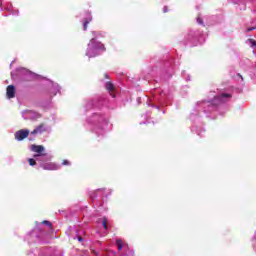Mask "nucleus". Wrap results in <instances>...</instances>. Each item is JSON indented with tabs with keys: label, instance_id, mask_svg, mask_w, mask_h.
I'll list each match as a JSON object with an SVG mask.
<instances>
[{
	"label": "nucleus",
	"instance_id": "nucleus-1",
	"mask_svg": "<svg viewBox=\"0 0 256 256\" xmlns=\"http://www.w3.org/2000/svg\"><path fill=\"white\" fill-rule=\"evenodd\" d=\"M105 51V45L101 42H96L94 38L91 39L90 43L88 44V51H87V55H89L90 57H95V55H97V53H93V51Z\"/></svg>",
	"mask_w": 256,
	"mask_h": 256
},
{
	"label": "nucleus",
	"instance_id": "nucleus-2",
	"mask_svg": "<svg viewBox=\"0 0 256 256\" xmlns=\"http://www.w3.org/2000/svg\"><path fill=\"white\" fill-rule=\"evenodd\" d=\"M232 97H233V94L231 93H222V94H219L218 96H215L212 101L214 105H221V103H227V101L232 99Z\"/></svg>",
	"mask_w": 256,
	"mask_h": 256
},
{
	"label": "nucleus",
	"instance_id": "nucleus-3",
	"mask_svg": "<svg viewBox=\"0 0 256 256\" xmlns=\"http://www.w3.org/2000/svg\"><path fill=\"white\" fill-rule=\"evenodd\" d=\"M14 137L17 141H23L29 137V130L21 129L14 134Z\"/></svg>",
	"mask_w": 256,
	"mask_h": 256
},
{
	"label": "nucleus",
	"instance_id": "nucleus-4",
	"mask_svg": "<svg viewBox=\"0 0 256 256\" xmlns=\"http://www.w3.org/2000/svg\"><path fill=\"white\" fill-rule=\"evenodd\" d=\"M46 171H57L59 166L53 162L44 163L41 165Z\"/></svg>",
	"mask_w": 256,
	"mask_h": 256
},
{
	"label": "nucleus",
	"instance_id": "nucleus-5",
	"mask_svg": "<svg viewBox=\"0 0 256 256\" xmlns=\"http://www.w3.org/2000/svg\"><path fill=\"white\" fill-rule=\"evenodd\" d=\"M46 131L47 128L45 127V124L41 123L31 132V135H41V133H45Z\"/></svg>",
	"mask_w": 256,
	"mask_h": 256
},
{
	"label": "nucleus",
	"instance_id": "nucleus-6",
	"mask_svg": "<svg viewBox=\"0 0 256 256\" xmlns=\"http://www.w3.org/2000/svg\"><path fill=\"white\" fill-rule=\"evenodd\" d=\"M6 95H7L8 99L15 98V86L14 85L7 86Z\"/></svg>",
	"mask_w": 256,
	"mask_h": 256
},
{
	"label": "nucleus",
	"instance_id": "nucleus-7",
	"mask_svg": "<svg viewBox=\"0 0 256 256\" xmlns=\"http://www.w3.org/2000/svg\"><path fill=\"white\" fill-rule=\"evenodd\" d=\"M105 88L113 99H115V93H113V91H115V85H113V82H106Z\"/></svg>",
	"mask_w": 256,
	"mask_h": 256
},
{
	"label": "nucleus",
	"instance_id": "nucleus-8",
	"mask_svg": "<svg viewBox=\"0 0 256 256\" xmlns=\"http://www.w3.org/2000/svg\"><path fill=\"white\" fill-rule=\"evenodd\" d=\"M31 151L34 153H43L45 151V147H43V145H32Z\"/></svg>",
	"mask_w": 256,
	"mask_h": 256
},
{
	"label": "nucleus",
	"instance_id": "nucleus-9",
	"mask_svg": "<svg viewBox=\"0 0 256 256\" xmlns=\"http://www.w3.org/2000/svg\"><path fill=\"white\" fill-rule=\"evenodd\" d=\"M92 21V18H86L83 23L84 31H87V25L90 24Z\"/></svg>",
	"mask_w": 256,
	"mask_h": 256
},
{
	"label": "nucleus",
	"instance_id": "nucleus-10",
	"mask_svg": "<svg viewBox=\"0 0 256 256\" xmlns=\"http://www.w3.org/2000/svg\"><path fill=\"white\" fill-rule=\"evenodd\" d=\"M116 245L118 247V251H122V249H123V240H121V239L116 240Z\"/></svg>",
	"mask_w": 256,
	"mask_h": 256
},
{
	"label": "nucleus",
	"instance_id": "nucleus-11",
	"mask_svg": "<svg viewBox=\"0 0 256 256\" xmlns=\"http://www.w3.org/2000/svg\"><path fill=\"white\" fill-rule=\"evenodd\" d=\"M28 163H29V165H30L31 167L37 165V162H36L35 159H33V158H29V159H28Z\"/></svg>",
	"mask_w": 256,
	"mask_h": 256
},
{
	"label": "nucleus",
	"instance_id": "nucleus-12",
	"mask_svg": "<svg viewBox=\"0 0 256 256\" xmlns=\"http://www.w3.org/2000/svg\"><path fill=\"white\" fill-rule=\"evenodd\" d=\"M42 224H43V225H47V227H49L50 229H52V227H53V224H51V222H50V221H47V220H44V221L42 222Z\"/></svg>",
	"mask_w": 256,
	"mask_h": 256
},
{
	"label": "nucleus",
	"instance_id": "nucleus-13",
	"mask_svg": "<svg viewBox=\"0 0 256 256\" xmlns=\"http://www.w3.org/2000/svg\"><path fill=\"white\" fill-rule=\"evenodd\" d=\"M102 225H103L105 230L109 229V226H107V218H103Z\"/></svg>",
	"mask_w": 256,
	"mask_h": 256
},
{
	"label": "nucleus",
	"instance_id": "nucleus-14",
	"mask_svg": "<svg viewBox=\"0 0 256 256\" xmlns=\"http://www.w3.org/2000/svg\"><path fill=\"white\" fill-rule=\"evenodd\" d=\"M197 23L198 25H203V18L201 16L197 17Z\"/></svg>",
	"mask_w": 256,
	"mask_h": 256
},
{
	"label": "nucleus",
	"instance_id": "nucleus-15",
	"mask_svg": "<svg viewBox=\"0 0 256 256\" xmlns=\"http://www.w3.org/2000/svg\"><path fill=\"white\" fill-rule=\"evenodd\" d=\"M62 165H71V162L69 160H63Z\"/></svg>",
	"mask_w": 256,
	"mask_h": 256
},
{
	"label": "nucleus",
	"instance_id": "nucleus-16",
	"mask_svg": "<svg viewBox=\"0 0 256 256\" xmlns=\"http://www.w3.org/2000/svg\"><path fill=\"white\" fill-rule=\"evenodd\" d=\"M97 191H94L92 193H90V197L91 199H95V195H96Z\"/></svg>",
	"mask_w": 256,
	"mask_h": 256
},
{
	"label": "nucleus",
	"instance_id": "nucleus-17",
	"mask_svg": "<svg viewBox=\"0 0 256 256\" xmlns=\"http://www.w3.org/2000/svg\"><path fill=\"white\" fill-rule=\"evenodd\" d=\"M167 11H169V8L167 6L163 7V13H167Z\"/></svg>",
	"mask_w": 256,
	"mask_h": 256
},
{
	"label": "nucleus",
	"instance_id": "nucleus-18",
	"mask_svg": "<svg viewBox=\"0 0 256 256\" xmlns=\"http://www.w3.org/2000/svg\"><path fill=\"white\" fill-rule=\"evenodd\" d=\"M78 241L81 243L83 241V237L78 236Z\"/></svg>",
	"mask_w": 256,
	"mask_h": 256
},
{
	"label": "nucleus",
	"instance_id": "nucleus-19",
	"mask_svg": "<svg viewBox=\"0 0 256 256\" xmlns=\"http://www.w3.org/2000/svg\"><path fill=\"white\" fill-rule=\"evenodd\" d=\"M238 77H240L243 80V76L241 74H238Z\"/></svg>",
	"mask_w": 256,
	"mask_h": 256
},
{
	"label": "nucleus",
	"instance_id": "nucleus-20",
	"mask_svg": "<svg viewBox=\"0 0 256 256\" xmlns=\"http://www.w3.org/2000/svg\"><path fill=\"white\" fill-rule=\"evenodd\" d=\"M253 29H255V28H248V31H253Z\"/></svg>",
	"mask_w": 256,
	"mask_h": 256
},
{
	"label": "nucleus",
	"instance_id": "nucleus-21",
	"mask_svg": "<svg viewBox=\"0 0 256 256\" xmlns=\"http://www.w3.org/2000/svg\"><path fill=\"white\" fill-rule=\"evenodd\" d=\"M34 157H39V155H34Z\"/></svg>",
	"mask_w": 256,
	"mask_h": 256
},
{
	"label": "nucleus",
	"instance_id": "nucleus-22",
	"mask_svg": "<svg viewBox=\"0 0 256 256\" xmlns=\"http://www.w3.org/2000/svg\"><path fill=\"white\" fill-rule=\"evenodd\" d=\"M109 76L106 75V78H108Z\"/></svg>",
	"mask_w": 256,
	"mask_h": 256
}]
</instances>
